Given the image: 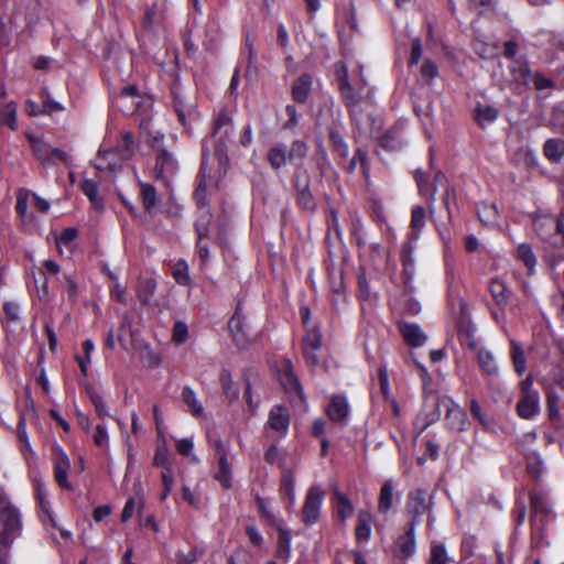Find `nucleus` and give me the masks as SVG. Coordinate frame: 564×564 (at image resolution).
<instances>
[{
    "label": "nucleus",
    "mask_w": 564,
    "mask_h": 564,
    "mask_svg": "<svg viewBox=\"0 0 564 564\" xmlns=\"http://www.w3.org/2000/svg\"><path fill=\"white\" fill-rule=\"evenodd\" d=\"M398 330L404 343L412 348L422 347L427 340L426 334L421 326L415 323L400 321L398 323Z\"/></svg>",
    "instance_id": "14"
},
{
    "label": "nucleus",
    "mask_w": 564,
    "mask_h": 564,
    "mask_svg": "<svg viewBox=\"0 0 564 564\" xmlns=\"http://www.w3.org/2000/svg\"><path fill=\"white\" fill-rule=\"evenodd\" d=\"M393 481L391 479L386 480L380 489L379 501H378V510L380 513H388L392 508L393 501Z\"/></svg>",
    "instance_id": "41"
},
{
    "label": "nucleus",
    "mask_w": 564,
    "mask_h": 564,
    "mask_svg": "<svg viewBox=\"0 0 564 564\" xmlns=\"http://www.w3.org/2000/svg\"><path fill=\"white\" fill-rule=\"evenodd\" d=\"M333 501L335 503L340 522L345 524L346 520L352 516L355 507L348 496L341 492L337 485H335L333 488Z\"/></svg>",
    "instance_id": "24"
},
{
    "label": "nucleus",
    "mask_w": 564,
    "mask_h": 564,
    "mask_svg": "<svg viewBox=\"0 0 564 564\" xmlns=\"http://www.w3.org/2000/svg\"><path fill=\"white\" fill-rule=\"evenodd\" d=\"M278 531V544L275 556L282 562L286 563L291 558V534L283 527L276 529Z\"/></svg>",
    "instance_id": "33"
},
{
    "label": "nucleus",
    "mask_w": 564,
    "mask_h": 564,
    "mask_svg": "<svg viewBox=\"0 0 564 564\" xmlns=\"http://www.w3.org/2000/svg\"><path fill=\"white\" fill-rule=\"evenodd\" d=\"M188 338V327L182 321H176L173 327L172 339L177 345L184 344Z\"/></svg>",
    "instance_id": "60"
},
{
    "label": "nucleus",
    "mask_w": 564,
    "mask_h": 564,
    "mask_svg": "<svg viewBox=\"0 0 564 564\" xmlns=\"http://www.w3.org/2000/svg\"><path fill=\"white\" fill-rule=\"evenodd\" d=\"M324 497L325 491L319 486L308 488L302 507V521L306 525L318 522Z\"/></svg>",
    "instance_id": "7"
},
{
    "label": "nucleus",
    "mask_w": 564,
    "mask_h": 564,
    "mask_svg": "<svg viewBox=\"0 0 564 564\" xmlns=\"http://www.w3.org/2000/svg\"><path fill=\"white\" fill-rule=\"evenodd\" d=\"M415 529L413 524H408L403 535L395 541L394 555L402 560H408L415 553Z\"/></svg>",
    "instance_id": "15"
},
{
    "label": "nucleus",
    "mask_w": 564,
    "mask_h": 564,
    "mask_svg": "<svg viewBox=\"0 0 564 564\" xmlns=\"http://www.w3.org/2000/svg\"><path fill=\"white\" fill-rule=\"evenodd\" d=\"M278 376L284 391L291 397H297L304 400L303 388L294 373L293 365L290 359L283 358L278 367Z\"/></svg>",
    "instance_id": "8"
},
{
    "label": "nucleus",
    "mask_w": 564,
    "mask_h": 564,
    "mask_svg": "<svg viewBox=\"0 0 564 564\" xmlns=\"http://www.w3.org/2000/svg\"><path fill=\"white\" fill-rule=\"evenodd\" d=\"M37 502H39V506L41 509L40 520L44 527V530L55 542L56 538L52 530H55V528H57L58 524H57L55 514L52 511L50 502L42 495L41 487L39 484H37Z\"/></svg>",
    "instance_id": "19"
},
{
    "label": "nucleus",
    "mask_w": 564,
    "mask_h": 564,
    "mask_svg": "<svg viewBox=\"0 0 564 564\" xmlns=\"http://www.w3.org/2000/svg\"><path fill=\"white\" fill-rule=\"evenodd\" d=\"M209 444L218 462V471L215 474V479L218 480L224 488L228 489L231 487V465L227 459L226 446L219 438L214 440L212 436H209Z\"/></svg>",
    "instance_id": "9"
},
{
    "label": "nucleus",
    "mask_w": 564,
    "mask_h": 564,
    "mask_svg": "<svg viewBox=\"0 0 564 564\" xmlns=\"http://www.w3.org/2000/svg\"><path fill=\"white\" fill-rule=\"evenodd\" d=\"M544 155L553 162H558L564 155V141L562 139H549L543 147Z\"/></svg>",
    "instance_id": "47"
},
{
    "label": "nucleus",
    "mask_w": 564,
    "mask_h": 564,
    "mask_svg": "<svg viewBox=\"0 0 564 564\" xmlns=\"http://www.w3.org/2000/svg\"><path fill=\"white\" fill-rule=\"evenodd\" d=\"M182 399L188 405L194 416H202L204 409L200 402L196 399L195 392L189 388L185 387L182 391Z\"/></svg>",
    "instance_id": "52"
},
{
    "label": "nucleus",
    "mask_w": 564,
    "mask_h": 564,
    "mask_svg": "<svg viewBox=\"0 0 564 564\" xmlns=\"http://www.w3.org/2000/svg\"><path fill=\"white\" fill-rule=\"evenodd\" d=\"M511 348H512L511 357H512L514 370L519 375H522L525 371V362H527L524 351L521 348V346L514 340L511 341Z\"/></svg>",
    "instance_id": "56"
},
{
    "label": "nucleus",
    "mask_w": 564,
    "mask_h": 564,
    "mask_svg": "<svg viewBox=\"0 0 564 564\" xmlns=\"http://www.w3.org/2000/svg\"><path fill=\"white\" fill-rule=\"evenodd\" d=\"M310 151L308 144L303 140H294L291 143L290 151L288 153V159L291 163H294L295 166L297 164H303L304 159L307 156Z\"/></svg>",
    "instance_id": "44"
},
{
    "label": "nucleus",
    "mask_w": 564,
    "mask_h": 564,
    "mask_svg": "<svg viewBox=\"0 0 564 564\" xmlns=\"http://www.w3.org/2000/svg\"><path fill=\"white\" fill-rule=\"evenodd\" d=\"M267 160L274 171L283 169L289 161L286 147L283 143H280L270 148L267 153Z\"/></svg>",
    "instance_id": "35"
},
{
    "label": "nucleus",
    "mask_w": 564,
    "mask_h": 564,
    "mask_svg": "<svg viewBox=\"0 0 564 564\" xmlns=\"http://www.w3.org/2000/svg\"><path fill=\"white\" fill-rule=\"evenodd\" d=\"M402 281L404 291L413 292L414 288L412 282L415 273V265L414 263H402Z\"/></svg>",
    "instance_id": "61"
},
{
    "label": "nucleus",
    "mask_w": 564,
    "mask_h": 564,
    "mask_svg": "<svg viewBox=\"0 0 564 564\" xmlns=\"http://www.w3.org/2000/svg\"><path fill=\"white\" fill-rule=\"evenodd\" d=\"M80 189L96 209H104V200L98 196V185L95 181L88 178L83 180Z\"/></svg>",
    "instance_id": "45"
},
{
    "label": "nucleus",
    "mask_w": 564,
    "mask_h": 564,
    "mask_svg": "<svg viewBox=\"0 0 564 564\" xmlns=\"http://www.w3.org/2000/svg\"><path fill=\"white\" fill-rule=\"evenodd\" d=\"M372 517L368 510L361 509L358 512L355 536L358 542L368 541L371 536Z\"/></svg>",
    "instance_id": "30"
},
{
    "label": "nucleus",
    "mask_w": 564,
    "mask_h": 564,
    "mask_svg": "<svg viewBox=\"0 0 564 564\" xmlns=\"http://www.w3.org/2000/svg\"><path fill=\"white\" fill-rule=\"evenodd\" d=\"M425 218H426V212H425L424 207L415 206L412 209L410 226L415 235V238H417L420 231L423 229V227L425 225Z\"/></svg>",
    "instance_id": "57"
},
{
    "label": "nucleus",
    "mask_w": 564,
    "mask_h": 564,
    "mask_svg": "<svg viewBox=\"0 0 564 564\" xmlns=\"http://www.w3.org/2000/svg\"><path fill=\"white\" fill-rule=\"evenodd\" d=\"M512 82L521 87L528 86L531 80L532 73L529 63L524 57L513 59L509 66Z\"/></svg>",
    "instance_id": "23"
},
{
    "label": "nucleus",
    "mask_w": 564,
    "mask_h": 564,
    "mask_svg": "<svg viewBox=\"0 0 564 564\" xmlns=\"http://www.w3.org/2000/svg\"><path fill=\"white\" fill-rule=\"evenodd\" d=\"M30 196H32V202L35 204V193H31L25 188H19L17 191L15 212L21 221L22 228L31 230L33 215L26 213Z\"/></svg>",
    "instance_id": "18"
},
{
    "label": "nucleus",
    "mask_w": 564,
    "mask_h": 564,
    "mask_svg": "<svg viewBox=\"0 0 564 564\" xmlns=\"http://www.w3.org/2000/svg\"><path fill=\"white\" fill-rule=\"evenodd\" d=\"M173 278L180 285H183V286L189 285L191 278L188 275V265L184 260H178L173 265Z\"/></svg>",
    "instance_id": "58"
},
{
    "label": "nucleus",
    "mask_w": 564,
    "mask_h": 564,
    "mask_svg": "<svg viewBox=\"0 0 564 564\" xmlns=\"http://www.w3.org/2000/svg\"><path fill=\"white\" fill-rule=\"evenodd\" d=\"M37 160L41 164L46 167L52 160H58L65 164H68L69 156L66 152L59 149H48L45 145L40 144L37 139Z\"/></svg>",
    "instance_id": "29"
},
{
    "label": "nucleus",
    "mask_w": 564,
    "mask_h": 564,
    "mask_svg": "<svg viewBox=\"0 0 564 564\" xmlns=\"http://www.w3.org/2000/svg\"><path fill=\"white\" fill-rule=\"evenodd\" d=\"M412 292L404 291L400 299V312L404 315H417L421 313V303L411 295Z\"/></svg>",
    "instance_id": "48"
},
{
    "label": "nucleus",
    "mask_w": 564,
    "mask_h": 564,
    "mask_svg": "<svg viewBox=\"0 0 564 564\" xmlns=\"http://www.w3.org/2000/svg\"><path fill=\"white\" fill-rule=\"evenodd\" d=\"M176 171L177 161L173 153L165 148H159L154 165L155 178L166 181L170 176L174 175Z\"/></svg>",
    "instance_id": "11"
},
{
    "label": "nucleus",
    "mask_w": 564,
    "mask_h": 564,
    "mask_svg": "<svg viewBox=\"0 0 564 564\" xmlns=\"http://www.w3.org/2000/svg\"><path fill=\"white\" fill-rule=\"evenodd\" d=\"M378 145L388 152L400 151L404 145L401 127L395 124L384 131L378 139Z\"/></svg>",
    "instance_id": "21"
},
{
    "label": "nucleus",
    "mask_w": 564,
    "mask_h": 564,
    "mask_svg": "<svg viewBox=\"0 0 564 564\" xmlns=\"http://www.w3.org/2000/svg\"><path fill=\"white\" fill-rule=\"evenodd\" d=\"M87 394L89 397L90 402L95 408V412L100 419H105L109 416V411L106 402L102 397L96 391V389L91 386L86 388Z\"/></svg>",
    "instance_id": "49"
},
{
    "label": "nucleus",
    "mask_w": 564,
    "mask_h": 564,
    "mask_svg": "<svg viewBox=\"0 0 564 564\" xmlns=\"http://www.w3.org/2000/svg\"><path fill=\"white\" fill-rule=\"evenodd\" d=\"M303 321L307 328L306 335L303 339V352L306 361L312 366H316L319 362L316 351L321 348L322 345V333L317 326L310 325L312 319Z\"/></svg>",
    "instance_id": "10"
},
{
    "label": "nucleus",
    "mask_w": 564,
    "mask_h": 564,
    "mask_svg": "<svg viewBox=\"0 0 564 564\" xmlns=\"http://www.w3.org/2000/svg\"><path fill=\"white\" fill-rule=\"evenodd\" d=\"M203 552L197 547H192L187 552H178L176 554L177 561L182 564H193L197 561L198 555H202Z\"/></svg>",
    "instance_id": "63"
},
{
    "label": "nucleus",
    "mask_w": 564,
    "mask_h": 564,
    "mask_svg": "<svg viewBox=\"0 0 564 564\" xmlns=\"http://www.w3.org/2000/svg\"><path fill=\"white\" fill-rule=\"evenodd\" d=\"M326 412L333 422L345 425L349 415V404L347 398L344 394L333 395Z\"/></svg>",
    "instance_id": "16"
},
{
    "label": "nucleus",
    "mask_w": 564,
    "mask_h": 564,
    "mask_svg": "<svg viewBox=\"0 0 564 564\" xmlns=\"http://www.w3.org/2000/svg\"><path fill=\"white\" fill-rule=\"evenodd\" d=\"M70 462L67 455L58 448L57 455L54 460V478L59 487L70 490L73 489L72 484L68 481V470Z\"/></svg>",
    "instance_id": "20"
},
{
    "label": "nucleus",
    "mask_w": 564,
    "mask_h": 564,
    "mask_svg": "<svg viewBox=\"0 0 564 564\" xmlns=\"http://www.w3.org/2000/svg\"><path fill=\"white\" fill-rule=\"evenodd\" d=\"M451 557L443 543L432 542L429 564H448Z\"/></svg>",
    "instance_id": "51"
},
{
    "label": "nucleus",
    "mask_w": 564,
    "mask_h": 564,
    "mask_svg": "<svg viewBox=\"0 0 564 564\" xmlns=\"http://www.w3.org/2000/svg\"><path fill=\"white\" fill-rule=\"evenodd\" d=\"M0 518L3 524V531L0 533V564H8V549L19 535L20 517L2 495H0Z\"/></svg>",
    "instance_id": "1"
},
{
    "label": "nucleus",
    "mask_w": 564,
    "mask_h": 564,
    "mask_svg": "<svg viewBox=\"0 0 564 564\" xmlns=\"http://www.w3.org/2000/svg\"><path fill=\"white\" fill-rule=\"evenodd\" d=\"M156 289V282L152 278L139 279L137 286V296L142 305H149L154 291Z\"/></svg>",
    "instance_id": "39"
},
{
    "label": "nucleus",
    "mask_w": 564,
    "mask_h": 564,
    "mask_svg": "<svg viewBox=\"0 0 564 564\" xmlns=\"http://www.w3.org/2000/svg\"><path fill=\"white\" fill-rule=\"evenodd\" d=\"M432 499L433 496L422 488L411 490L408 494V500L405 506L406 512L410 517V521L408 524H413L414 527H417L421 523L423 514L430 513L432 510Z\"/></svg>",
    "instance_id": "5"
},
{
    "label": "nucleus",
    "mask_w": 564,
    "mask_h": 564,
    "mask_svg": "<svg viewBox=\"0 0 564 564\" xmlns=\"http://www.w3.org/2000/svg\"><path fill=\"white\" fill-rule=\"evenodd\" d=\"M256 503L258 506V511L261 518L271 527L279 529L284 525L283 521L275 514L270 505L260 497L259 495L256 497Z\"/></svg>",
    "instance_id": "36"
},
{
    "label": "nucleus",
    "mask_w": 564,
    "mask_h": 564,
    "mask_svg": "<svg viewBox=\"0 0 564 564\" xmlns=\"http://www.w3.org/2000/svg\"><path fill=\"white\" fill-rule=\"evenodd\" d=\"M290 413L283 405L275 404L269 412L268 425L284 437L290 426Z\"/></svg>",
    "instance_id": "17"
},
{
    "label": "nucleus",
    "mask_w": 564,
    "mask_h": 564,
    "mask_svg": "<svg viewBox=\"0 0 564 564\" xmlns=\"http://www.w3.org/2000/svg\"><path fill=\"white\" fill-rule=\"evenodd\" d=\"M477 214L479 220L486 225L495 224L498 218V210L495 204L482 203L478 207Z\"/></svg>",
    "instance_id": "55"
},
{
    "label": "nucleus",
    "mask_w": 564,
    "mask_h": 564,
    "mask_svg": "<svg viewBox=\"0 0 564 564\" xmlns=\"http://www.w3.org/2000/svg\"><path fill=\"white\" fill-rule=\"evenodd\" d=\"M336 67L338 90L340 93L343 102L348 109L350 120L357 121V107L361 102L362 96L350 85L346 65L340 63L336 64Z\"/></svg>",
    "instance_id": "4"
},
{
    "label": "nucleus",
    "mask_w": 564,
    "mask_h": 564,
    "mask_svg": "<svg viewBox=\"0 0 564 564\" xmlns=\"http://www.w3.org/2000/svg\"><path fill=\"white\" fill-rule=\"evenodd\" d=\"M456 328L462 345H465L473 350L478 347V340L476 337L477 329L471 323V319H458Z\"/></svg>",
    "instance_id": "25"
},
{
    "label": "nucleus",
    "mask_w": 564,
    "mask_h": 564,
    "mask_svg": "<svg viewBox=\"0 0 564 564\" xmlns=\"http://www.w3.org/2000/svg\"><path fill=\"white\" fill-rule=\"evenodd\" d=\"M518 258L524 263V265L528 268L529 273H532L534 270V267L536 264V258L532 250V247L528 243H521L518 249Z\"/></svg>",
    "instance_id": "53"
},
{
    "label": "nucleus",
    "mask_w": 564,
    "mask_h": 564,
    "mask_svg": "<svg viewBox=\"0 0 564 564\" xmlns=\"http://www.w3.org/2000/svg\"><path fill=\"white\" fill-rule=\"evenodd\" d=\"M312 76L302 74L292 85V97L299 104H305L312 89Z\"/></svg>",
    "instance_id": "28"
},
{
    "label": "nucleus",
    "mask_w": 564,
    "mask_h": 564,
    "mask_svg": "<svg viewBox=\"0 0 564 564\" xmlns=\"http://www.w3.org/2000/svg\"><path fill=\"white\" fill-rule=\"evenodd\" d=\"M40 99L41 108H37V113L52 116L64 110V106L53 98L47 87L41 88Z\"/></svg>",
    "instance_id": "32"
},
{
    "label": "nucleus",
    "mask_w": 564,
    "mask_h": 564,
    "mask_svg": "<svg viewBox=\"0 0 564 564\" xmlns=\"http://www.w3.org/2000/svg\"><path fill=\"white\" fill-rule=\"evenodd\" d=\"M219 382L229 401H236L239 398L240 389L234 382L232 376L229 370L223 369L219 375Z\"/></svg>",
    "instance_id": "40"
},
{
    "label": "nucleus",
    "mask_w": 564,
    "mask_h": 564,
    "mask_svg": "<svg viewBox=\"0 0 564 564\" xmlns=\"http://www.w3.org/2000/svg\"><path fill=\"white\" fill-rule=\"evenodd\" d=\"M329 144L335 153L340 158H347L349 154V148L343 133L338 130L335 124L327 128Z\"/></svg>",
    "instance_id": "31"
},
{
    "label": "nucleus",
    "mask_w": 564,
    "mask_h": 564,
    "mask_svg": "<svg viewBox=\"0 0 564 564\" xmlns=\"http://www.w3.org/2000/svg\"><path fill=\"white\" fill-rule=\"evenodd\" d=\"M232 127V119L227 113L226 109H223L218 117L214 121L213 137L217 135L224 128V135L219 138L215 145V154L218 159L219 165L225 166L229 163L227 140L229 138V129Z\"/></svg>",
    "instance_id": "6"
},
{
    "label": "nucleus",
    "mask_w": 564,
    "mask_h": 564,
    "mask_svg": "<svg viewBox=\"0 0 564 564\" xmlns=\"http://www.w3.org/2000/svg\"><path fill=\"white\" fill-rule=\"evenodd\" d=\"M242 378H243V382L246 386L245 395H246L248 405L251 410H253L256 408V405L253 404V400H252V395H251V388H252L253 383H256L259 379L258 371L252 367L246 368L243 370Z\"/></svg>",
    "instance_id": "50"
},
{
    "label": "nucleus",
    "mask_w": 564,
    "mask_h": 564,
    "mask_svg": "<svg viewBox=\"0 0 564 564\" xmlns=\"http://www.w3.org/2000/svg\"><path fill=\"white\" fill-rule=\"evenodd\" d=\"M530 503L532 510L531 521L533 528L535 529L538 514L541 513L543 518L546 517L550 512V508L541 494H531Z\"/></svg>",
    "instance_id": "46"
},
{
    "label": "nucleus",
    "mask_w": 564,
    "mask_h": 564,
    "mask_svg": "<svg viewBox=\"0 0 564 564\" xmlns=\"http://www.w3.org/2000/svg\"><path fill=\"white\" fill-rule=\"evenodd\" d=\"M24 398H25L26 410L21 413L19 424H18L17 434H18L19 442L21 443V445H20L21 451L25 454V449H28L29 453L32 454L31 445H30L29 438L26 436L25 424H24L25 419L28 416H33L35 413L34 401L32 399V390H31L30 386H26L24 388Z\"/></svg>",
    "instance_id": "12"
},
{
    "label": "nucleus",
    "mask_w": 564,
    "mask_h": 564,
    "mask_svg": "<svg viewBox=\"0 0 564 564\" xmlns=\"http://www.w3.org/2000/svg\"><path fill=\"white\" fill-rule=\"evenodd\" d=\"M292 185L299 207L307 213H314L317 204L311 191V175L304 164H297L292 175Z\"/></svg>",
    "instance_id": "3"
},
{
    "label": "nucleus",
    "mask_w": 564,
    "mask_h": 564,
    "mask_svg": "<svg viewBox=\"0 0 564 564\" xmlns=\"http://www.w3.org/2000/svg\"><path fill=\"white\" fill-rule=\"evenodd\" d=\"M134 148V138L131 132H123L121 134V140L117 145V150L119 151L120 158L122 160H128L133 154Z\"/></svg>",
    "instance_id": "54"
},
{
    "label": "nucleus",
    "mask_w": 564,
    "mask_h": 564,
    "mask_svg": "<svg viewBox=\"0 0 564 564\" xmlns=\"http://www.w3.org/2000/svg\"><path fill=\"white\" fill-rule=\"evenodd\" d=\"M143 6L144 14L141 22L144 29L151 30L164 19L166 0H144Z\"/></svg>",
    "instance_id": "13"
},
{
    "label": "nucleus",
    "mask_w": 564,
    "mask_h": 564,
    "mask_svg": "<svg viewBox=\"0 0 564 564\" xmlns=\"http://www.w3.org/2000/svg\"><path fill=\"white\" fill-rule=\"evenodd\" d=\"M357 281H358V292L359 297L361 300H368L370 299L371 292L370 288L366 278L365 269L360 268L357 273Z\"/></svg>",
    "instance_id": "62"
},
{
    "label": "nucleus",
    "mask_w": 564,
    "mask_h": 564,
    "mask_svg": "<svg viewBox=\"0 0 564 564\" xmlns=\"http://www.w3.org/2000/svg\"><path fill=\"white\" fill-rule=\"evenodd\" d=\"M246 535L248 536L250 543L257 547H261L264 540L262 534L259 532L258 528L254 524H248L246 527Z\"/></svg>",
    "instance_id": "64"
},
{
    "label": "nucleus",
    "mask_w": 564,
    "mask_h": 564,
    "mask_svg": "<svg viewBox=\"0 0 564 564\" xmlns=\"http://www.w3.org/2000/svg\"><path fill=\"white\" fill-rule=\"evenodd\" d=\"M477 359L479 367L485 375L492 378L498 376L499 369L495 362L492 354L489 350L484 348L479 349Z\"/></svg>",
    "instance_id": "42"
},
{
    "label": "nucleus",
    "mask_w": 564,
    "mask_h": 564,
    "mask_svg": "<svg viewBox=\"0 0 564 564\" xmlns=\"http://www.w3.org/2000/svg\"><path fill=\"white\" fill-rule=\"evenodd\" d=\"M414 178L417 184L420 194L425 196L430 203H433L435 200L436 186L435 184H431L429 182V176L426 172L420 169L416 170Z\"/></svg>",
    "instance_id": "38"
},
{
    "label": "nucleus",
    "mask_w": 564,
    "mask_h": 564,
    "mask_svg": "<svg viewBox=\"0 0 564 564\" xmlns=\"http://www.w3.org/2000/svg\"><path fill=\"white\" fill-rule=\"evenodd\" d=\"M197 177L198 181L194 192V199L199 213V217L195 223V229L199 238H208L213 214L210 212L209 200L207 198V175L203 165L200 166Z\"/></svg>",
    "instance_id": "2"
},
{
    "label": "nucleus",
    "mask_w": 564,
    "mask_h": 564,
    "mask_svg": "<svg viewBox=\"0 0 564 564\" xmlns=\"http://www.w3.org/2000/svg\"><path fill=\"white\" fill-rule=\"evenodd\" d=\"M533 227L539 237L550 239L555 234V221L553 216H542L533 220Z\"/></svg>",
    "instance_id": "37"
},
{
    "label": "nucleus",
    "mask_w": 564,
    "mask_h": 564,
    "mask_svg": "<svg viewBox=\"0 0 564 564\" xmlns=\"http://www.w3.org/2000/svg\"><path fill=\"white\" fill-rule=\"evenodd\" d=\"M540 412V397L539 393H528L521 395L517 403V413L524 420L533 419Z\"/></svg>",
    "instance_id": "22"
},
{
    "label": "nucleus",
    "mask_w": 564,
    "mask_h": 564,
    "mask_svg": "<svg viewBox=\"0 0 564 564\" xmlns=\"http://www.w3.org/2000/svg\"><path fill=\"white\" fill-rule=\"evenodd\" d=\"M248 319H228V329L238 346L243 347L254 335L249 330Z\"/></svg>",
    "instance_id": "27"
},
{
    "label": "nucleus",
    "mask_w": 564,
    "mask_h": 564,
    "mask_svg": "<svg viewBox=\"0 0 564 564\" xmlns=\"http://www.w3.org/2000/svg\"><path fill=\"white\" fill-rule=\"evenodd\" d=\"M140 196L145 212L151 213L159 203L156 189L149 183L140 184Z\"/></svg>",
    "instance_id": "43"
},
{
    "label": "nucleus",
    "mask_w": 564,
    "mask_h": 564,
    "mask_svg": "<svg viewBox=\"0 0 564 564\" xmlns=\"http://www.w3.org/2000/svg\"><path fill=\"white\" fill-rule=\"evenodd\" d=\"M499 116V111L494 106L489 105H477L474 109V119L480 128L496 121Z\"/></svg>",
    "instance_id": "34"
},
{
    "label": "nucleus",
    "mask_w": 564,
    "mask_h": 564,
    "mask_svg": "<svg viewBox=\"0 0 564 564\" xmlns=\"http://www.w3.org/2000/svg\"><path fill=\"white\" fill-rule=\"evenodd\" d=\"M446 420L452 429L462 431L466 420V413L462 410H451L446 415Z\"/></svg>",
    "instance_id": "59"
},
{
    "label": "nucleus",
    "mask_w": 564,
    "mask_h": 564,
    "mask_svg": "<svg viewBox=\"0 0 564 564\" xmlns=\"http://www.w3.org/2000/svg\"><path fill=\"white\" fill-rule=\"evenodd\" d=\"M488 289L498 306L505 308L510 304L512 292L507 288L503 281L491 279Z\"/></svg>",
    "instance_id": "26"
}]
</instances>
